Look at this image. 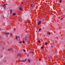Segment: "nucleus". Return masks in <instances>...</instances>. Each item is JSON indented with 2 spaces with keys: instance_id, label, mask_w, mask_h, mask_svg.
I'll list each match as a JSON object with an SVG mask.
<instances>
[{
  "instance_id": "obj_7",
  "label": "nucleus",
  "mask_w": 65,
  "mask_h": 65,
  "mask_svg": "<svg viewBox=\"0 0 65 65\" xmlns=\"http://www.w3.org/2000/svg\"><path fill=\"white\" fill-rule=\"evenodd\" d=\"M10 13H12V10H10Z\"/></svg>"
},
{
  "instance_id": "obj_21",
  "label": "nucleus",
  "mask_w": 65,
  "mask_h": 65,
  "mask_svg": "<svg viewBox=\"0 0 65 65\" xmlns=\"http://www.w3.org/2000/svg\"><path fill=\"white\" fill-rule=\"evenodd\" d=\"M62 1H61V0H60L59 1V2H60V3H61V2Z\"/></svg>"
},
{
  "instance_id": "obj_34",
  "label": "nucleus",
  "mask_w": 65,
  "mask_h": 65,
  "mask_svg": "<svg viewBox=\"0 0 65 65\" xmlns=\"http://www.w3.org/2000/svg\"><path fill=\"white\" fill-rule=\"evenodd\" d=\"M1 6V5H0V6Z\"/></svg>"
},
{
  "instance_id": "obj_2",
  "label": "nucleus",
  "mask_w": 65,
  "mask_h": 65,
  "mask_svg": "<svg viewBox=\"0 0 65 65\" xmlns=\"http://www.w3.org/2000/svg\"><path fill=\"white\" fill-rule=\"evenodd\" d=\"M22 9H23V8L22 7H20L19 8V9L21 11H22Z\"/></svg>"
},
{
  "instance_id": "obj_24",
  "label": "nucleus",
  "mask_w": 65,
  "mask_h": 65,
  "mask_svg": "<svg viewBox=\"0 0 65 65\" xmlns=\"http://www.w3.org/2000/svg\"><path fill=\"white\" fill-rule=\"evenodd\" d=\"M3 18H4V19L5 17H4V16H3Z\"/></svg>"
},
{
  "instance_id": "obj_9",
  "label": "nucleus",
  "mask_w": 65,
  "mask_h": 65,
  "mask_svg": "<svg viewBox=\"0 0 65 65\" xmlns=\"http://www.w3.org/2000/svg\"><path fill=\"white\" fill-rule=\"evenodd\" d=\"M12 49V48H11V49L10 48H9L8 50V51H10Z\"/></svg>"
},
{
  "instance_id": "obj_19",
  "label": "nucleus",
  "mask_w": 65,
  "mask_h": 65,
  "mask_svg": "<svg viewBox=\"0 0 65 65\" xmlns=\"http://www.w3.org/2000/svg\"><path fill=\"white\" fill-rule=\"evenodd\" d=\"M48 35H51V33H50V32H49V33H48Z\"/></svg>"
},
{
  "instance_id": "obj_32",
  "label": "nucleus",
  "mask_w": 65,
  "mask_h": 65,
  "mask_svg": "<svg viewBox=\"0 0 65 65\" xmlns=\"http://www.w3.org/2000/svg\"><path fill=\"white\" fill-rule=\"evenodd\" d=\"M0 30H1V28H0Z\"/></svg>"
},
{
  "instance_id": "obj_26",
  "label": "nucleus",
  "mask_w": 65,
  "mask_h": 65,
  "mask_svg": "<svg viewBox=\"0 0 65 65\" xmlns=\"http://www.w3.org/2000/svg\"><path fill=\"white\" fill-rule=\"evenodd\" d=\"M6 8V7H4V9H5V8Z\"/></svg>"
},
{
  "instance_id": "obj_11",
  "label": "nucleus",
  "mask_w": 65,
  "mask_h": 65,
  "mask_svg": "<svg viewBox=\"0 0 65 65\" xmlns=\"http://www.w3.org/2000/svg\"><path fill=\"white\" fill-rule=\"evenodd\" d=\"M40 48L41 49L43 48V46L42 47H41Z\"/></svg>"
},
{
  "instance_id": "obj_3",
  "label": "nucleus",
  "mask_w": 65,
  "mask_h": 65,
  "mask_svg": "<svg viewBox=\"0 0 65 65\" xmlns=\"http://www.w3.org/2000/svg\"><path fill=\"white\" fill-rule=\"evenodd\" d=\"M9 32L5 33V34H6V35H9Z\"/></svg>"
},
{
  "instance_id": "obj_30",
  "label": "nucleus",
  "mask_w": 65,
  "mask_h": 65,
  "mask_svg": "<svg viewBox=\"0 0 65 65\" xmlns=\"http://www.w3.org/2000/svg\"><path fill=\"white\" fill-rule=\"evenodd\" d=\"M52 47H53V46H52Z\"/></svg>"
},
{
  "instance_id": "obj_18",
  "label": "nucleus",
  "mask_w": 65,
  "mask_h": 65,
  "mask_svg": "<svg viewBox=\"0 0 65 65\" xmlns=\"http://www.w3.org/2000/svg\"><path fill=\"white\" fill-rule=\"evenodd\" d=\"M22 41H21L20 42H19V43H22Z\"/></svg>"
},
{
  "instance_id": "obj_31",
  "label": "nucleus",
  "mask_w": 65,
  "mask_h": 65,
  "mask_svg": "<svg viewBox=\"0 0 65 65\" xmlns=\"http://www.w3.org/2000/svg\"><path fill=\"white\" fill-rule=\"evenodd\" d=\"M39 60H40V59H39Z\"/></svg>"
},
{
  "instance_id": "obj_5",
  "label": "nucleus",
  "mask_w": 65,
  "mask_h": 65,
  "mask_svg": "<svg viewBox=\"0 0 65 65\" xmlns=\"http://www.w3.org/2000/svg\"><path fill=\"white\" fill-rule=\"evenodd\" d=\"M27 61H28L29 62H31V60L30 59H28Z\"/></svg>"
},
{
  "instance_id": "obj_12",
  "label": "nucleus",
  "mask_w": 65,
  "mask_h": 65,
  "mask_svg": "<svg viewBox=\"0 0 65 65\" xmlns=\"http://www.w3.org/2000/svg\"><path fill=\"white\" fill-rule=\"evenodd\" d=\"M23 51L24 52H26V50L25 49H23Z\"/></svg>"
},
{
  "instance_id": "obj_1",
  "label": "nucleus",
  "mask_w": 65,
  "mask_h": 65,
  "mask_svg": "<svg viewBox=\"0 0 65 65\" xmlns=\"http://www.w3.org/2000/svg\"><path fill=\"white\" fill-rule=\"evenodd\" d=\"M41 23V21H39L38 23V25H40V24Z\"/></svg>"
},
{
  "instance_id": "obj_20",
  "label": "nucleus",
  "mask_w": 65,
  "mask_h": 65,
  "mask_svg": "<svg viewBox=\"0 0 65 65\" xmlns=\"http://www.w3.org/2000/svg\"><path fill=\"white\" fill-rule=\"evenodd\" d=\"M10 34H11V36H12V34H11V33H10Z\"/></svg>"
},
{
  "instance_id": "obj_22",
  "label": "nucleus",
  "mask_w": 65,
  "mask_h": 65,
  "mask_svg": "<svg viewBox=\"0 0 65 65\" xmlns=\"http://www.w3.org/2000/svg\"><path fill=\"white\" fill-rule=\"evenodd\" d=\"M41 30V29H39V31H40Z\"/></svg>"
},
{
  "instance_id": "obj_15",
  "label": "nucleus",
  "mask_w": 65,
  "mask_h": 65,
  "mask_svg": "<svg viewBox=\"0 0 65 65\" xmlns=\"http://www.w3.org/2000/svg\"><path fill=\"white\" fill-rule=\"evenodd\" d=\"M47 44V42L45 43V45H46Z\"/></svg>"
},
{
  "instance_id": "obj_27",
  "label": "nucleus",
  "mask_w": 65,
  "mask_h": 65,
  "mask_svg": "<svg viewBox=\"0 0 65 65\" xmlns=\"http://www.w3.org/2000/svg\"><path fill=\"white\" fill-rule=\"evenodd\" d=\"M27 58H26V59L25 60V61H27Z\"/></svg>"
},
{
  "instance_id": "obj_25",
  "label": "nucleus",
  "mask_w": 65,
  "mask_h": 65,
  "mask_svg": "<svg viewBox=\"0 0 65 65\" xmlns=\"http://www.w3.org/2000/svg\"><path fill=\"white\" fill-rule=\"evenodd\" d=\"M14 31H15V28L14 29Z\"/></svg>"
},
{
  "instance_id": "obj_4",
  "label": "nucleus",
  "mask_w": 65,
  "mask_h": 65,
  "mask_svg": "<svg viewBox=\"0 0 65 65\" xmlns=\"http://www.w3.org/2000/svg\"><path fill=\"white\" fill-rule=\"evenodd\" d=\"M7 5V4H4L3 6L4 7H5V6H6V5Z\"/></svg>"
},
{
  "instance_id": "obj_8",
  "label": "nucleus",
  "mask_w": 65,
  "mask_h": 65,
  "mask_svg": "<svg viewBox=\"0 0 65 65\" xmlns=\"http://www.w3.org/2000/svg\"><path fill=\"white\" fill-rule=\"evenodd\" d=\"M13 16L15 15H16V13H13Z\"/></svg>"
},
{
  "instance_id": "obj_17",
  "label": "nucleus",
  "mask_w": 65,
  "mask_h": 65,
  "mask_svg": "<svg viewBox=\"0 0 65 65\" xmlns=\"http://www.w3.org/2000/svg\"><path fill=\"white\" fill-rule=\"evenodd\" d=\"M30 7H32V4H31V5H30Z\"/></svg>"
},
{
  "instance_id": "obj_33",
  "label": "nucleus",
  "mask_w": 65,
  "mask_h": 65,
  "mask_svg": "<svg viewBox=\"0 0 65 65\" xmlns=\"http://www.w3.org/2000/svg\"><path fill=\"white\" fill-rule=\"evenodd\" d=\"M44 36H45V35H44Z\"/></svg>"
},
{
  "instance_id": "obj_29",
  "label": "nucleus",
  "mask_w": 65,
  "mask_h": 65,
  "mask_svg": "<svg viewBox=\"0 0 65 65\" xmlns=\"http://www.w3.org/2000/svg\"><path fill=\"white\" fill-rule=\"evenodd\" d=\"M44 20H45V19L44 20L43 19V21Z\"/></svg>"
},
{
  "instance_id": "obj_10",
  "label": "nucleus",
  "mask_w": 65,
  "mask_h": 65,
  "mask_svg": "<svg viewBox=\"0 0 65 65\" xmlns=\"http://www.w3.org/2000/svg\"><path fill=\"white\" fill-rule=\"evenodd\" d=\"M19 62H23V60H19Z\"/></svg>"
},
{
  "instance_id": "obj_16",
  "label": "nucleus",
  "mask_w": 65,
  "mask_h": 65,
  "mask_svg": "<svg viewBox=\"0 0 65 65\" xmlns=\"http://www.w3.org/2000/svg\"><path fill=\"white\" fill-rule=\"evenodd\" d=\"M38 42H39V43H40V40H39L38 41Z\"/></svg>"
},
{
  "instance_id": "obj_23",
  "label": "nucleus",
  "mask_w": 65,
  "mask_h": 65,
  "mask_svg": "<svg viewBox=\"0 0 65 65\" xmlns=\"http://www.w3.org/2000/svg\"><path fill=\"white\" fill-rule=\"evenodd\" d=\"M30 53H31V54H32V53H32V52H31V51H30Z\"/></svg>"
},
{
  "instance_id": "obj_6",
  "label": "nucleus",
  "mask_w": 65,
  "mask_h": 65,
  "mask_svg": "<svg viewBox=\"0 0 65 65\" xmlns=\"http://www.w3.org/2000/svg\"><path fill=\"white\" fill-rule=\"evenodd\" d=\"M21 56V54H19L18 55V56L19 57H20V56Z\"/></svg>"
},
{
  "instance_id": "obj_28",
  "label": "nucleus",
  "mask_w": 65,
  "mask_h": 65,
  "mask_svg": "<svg viewBox=\"0 0 65 65\" xmlns=\"http://www.w3.org/2000/svg\"><path fill=\"white\" fill-rule=\"evenodd\" d=\"M61 20H63V18L61 19Z\"/></svg>"
},
{
  "instance_id": "obj_14",
  "label": "nucleus",
  "mask_w": 65,
  "mask_h": 65,
  "mask_svg": "<svg viewBox=\"0 0 65 65\" xmlns=\"http://www.w3.org/2000/svg\"><path fill=\"white\" fill-rule=\"evenodd\" d=\"M23 43H25V41H24V40H23Z\"/></svg>"
},
{
  "instance_id": "obj_13",
  "label": "nucleus",
  "mask_w": 65,
  "mask_h": 65,
  "mask_svg": "<svg viewBox=\"0 0 65 65\" xmlns=\"http://www.w3.org/2000/svg\"><path fill=\"white\" fill-rule=\"evenodd\" d=\"M16 38H18V37H19V38H20V37H17V36H16Z\"/></svg>"
}]
</instances>
